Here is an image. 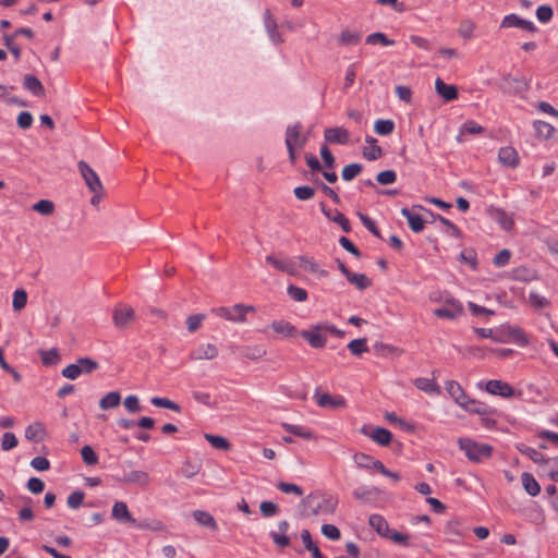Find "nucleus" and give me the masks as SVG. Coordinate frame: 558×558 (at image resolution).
Listing matches in <instances>:
<instances>
[{"mask_svg": "<svg viewBox=\"0 0 558 558\" xmlns=\"http://www.w3.org/2000/svg\"><path fill=\"white\" fill-rule=\"evenodd\" d=\"M150 402L155 407L169 409V410H172L174 412H180V410H181V408H180V405L178 403H175V402H173V401H171L170 399H167V398L153 397L150 399Z\"/></svg>", "mask_w": 558, "mask_h": 558, "instance_id": "54", "label": "nucleus"}, {"mask_svg": "<svg viewBox=\"0 0 558 558\" xmlns=\"http://www.w3.org/2000/svg\"><path fill=\"white\" fill-rule=\"evenodd\" d=\"M99 364L90 357H80L76 363L70 364L61 372L62 376L75 380L82 374H90L98 369Z\"/></svg>", "mask_w": 558, "mask_h": 558, "instance_id": "4", "label": "nucleus"}, {"mask_svg": "<svg viewBox=\"0 0 558 558\" xmlns=\"http://www.w3.org/2000/svg\"><path fill=\"white\" fill-rule=\"evenodd\" d=\"M363 156L367 160H376L383 156V149L377 145H367L363 148Z\"/></svg>", "mask_w": 558, "mask_h": 558, "instance_id": "59", "label": "nucleus"}, {"mask_svg": "<svg viewBox=\"0 0 558 558\" xmlns=\"http://www.w3.org/2000/svg\"><path fill=\"white\" fill-rule=\"evenodd\" d=\"M366 342L365 338L354 339L348 343V349L353 355L360 356L364 352L368 351Z\"/></svg>", "mask_w": 558, "mask_h": 558, "instance_id": "44", "label": "nucleus"}, {"mask_svg": "<svg viewBox=\"0 0 558 558\" xmlns=\"http://www.w3.org/2000/svg\"><path fill=\"white\" fill-rule=\"evenodd\" d=\"M327 323H320L312 326L310 329L303 330L301 337L306 340L312 348L320 349L327 342Z\"/></svg>", "mask_w": 558, "mask_h": 558, "instance_id": "6", "label": "nucleus"}, {"mask_svg": "<svg viewBox=\"0 0 558 558\" xmlns=\"http://www.w3.org/2000/svg\"><path fill=\"white\" fill-rule=\"evenodd\" d=\"M123 405L130 413H138L142 410L140 399L135 395L128 396L123 401Z\"/></svg>", "mask_w": 558, "mask_h": 558, "instance_id": "57", "label": "nucleus"}, {"mask_svg": "<svg viewBox=\"0 0 558 558\" xmlns=\"http://www.w3.org/2000/svg\"><path fill=\"white\" fill-rule=\"evenodd\" d=\"M271 328L277 333L283 335V336H292L295 331V328L288 322L284 320H277L271 324Z\"/></svg>", "mask_w": 558, "mask_h": 558, "instance_id": "53", "label": "nucleus"}, {"mask_svg": "<svg viewBox=\"0 0 558 558\" xmlns=\"http://www.w3.org/2000/svg\"><path fill=\"white\" fill-rule=\"evenodd\" d=\"M252 312H255L254 306L242 303L232 306H221L213 310L215 315L232 323H244L246 320V314Z\"/></svg>", "mask_w": 558, "mask_h": 558, "instance_id": "3", "label": "nucleus"}, {"mask_svg": "<svg viewBox=\"0 0 558 558\" xmlns=\"http://www.w3.org/2000/svg\"><path fill=\"white\" fill-rule=\"evenodd\" d=\"M193 518L199 525L209 530L216 531L218 527L215 518L206 511L196 510L193 512Z\"/></svg>", "mask_w": 558, "mask_h": 558, "instance_id": "29", "label": "nucleus"}, {"mask_svg": "<svg viewBox=\"0 0 558 558\" xmlns=\"http://www.w3.org/2000/svg\"><path fill=\"white\" fill-rule=\"evenodd\" d=\"M205 439L216 449L219 450H229L230 442L222 436L205 434Z\"/></svg>", "mask_w": 558, "mask_h": 558, "instance_id": "48", "label": "nucleus"}, {"mask_svg": "<svg viewBox=\"0 0 558 558\" xmlns=\"http://www.w3.org/2000/svg\"><path fill=\"white\" fill-rule=\"evenodd\" d=\"M362 171V165L360 163H350L345 166L341 171V177L344 181H351L356 175H359Z\"/></svg>", "mask_w": 558, "mask_h": 558, "instance_id": "55", "label": "nucleus"}, {"mask_svg": "<svg viewBox=\"0 0 558 558\" xmlns=\"http://www.w3.org/2000/svg\"><path fill=\"white\" fill-rule=\"evenodd\" d=\"M414 386L428 395H439L440 388L434 379L418 377L413 381Z\"/></svg>", "mask_w": 558, "mask_h": 558, "instance_id": "27", "label": "nucleus"}, {"mask_svg": "<svg viewBox=\"0 0 558 558\" xmlns=\"http://www.w3.org/2000/svg\"><path fill=\"white\" fill-rule=\"evenodd\" d=\"M486 391L490 395L510 398L514 395V389L507 383L492 379L486 383Z\"/></svg>", "mask_w": 558, "mask_h": 558, "instance_id": "14", "label": "nucleus"}, {"mask_svg": "<svg viewBox=\"0 0 558 558\" xmlns=\"http://www.w3.org/2000/svg\"><path fill=\"white\" fill-rule=\"evenodd\" d=\"M287 291L290 298L296 302H304L307 300V292L303 288L291 284L288 287Z\"/></svg>", "mask_w": 558, "mask_h": 558, "instance_id": "62", "label": "nucleus"}, {"mask_svg": "<svg viewBox=\"0 0 558 558\" xmlns=\"http://www.w3.org/2000/svg\"><path fill=\"white\" fill-rule=\"evenodd\" d=\"M282 427H283V429L286 432L291 433V434H293V435H295L298 437H301L303 439H313V438H315L314 434L310 429H307V428H305V427H303L301 425H293V424H289V423H283Z\"/></svg>", "mask_w": 558, "mask_h": 558, "instance_id": "41", "label": "nucleus"}, {"mask_svg": "<svg viewBox=\"0 0 558 558\" xmlns=\"http://www.w3.org/2000/svg\"><path fill=\"white\" fill-rule=\"evenodd\" d=\"M45 428L40 423H34L26 427L25 437L28 440L40 441L44 439Z\"/></svg>", "mask_w": 558, "mask_h": 558, "instance_id": "42", "label": "nucleus"}, {"mask_svg": "<svg viewBox=\"0 0 558 558\" xmlns=\"http://www.w3.org/2000/svg\"><path fill=\"white\" fill-rule=\"evenodd\" d=\"M23 86L35 96H44L45 88L41 82L33 74L24 76Z\"/></svg>", "mask_w": 558, "mask_h": 558, "instance_id": "24", "label": "nucleus"}, {"mask_svg": "<svg viewBox=\"0 0 558 558\" xmlns=\"http://www.w3.org/2000/svg\"><path fill=\"white\" fill-rule=\"evenodd\" d=\"M466 529L463 527L462 522L458 519L449 520L445 526V534L449 537V541L452 543H458V541L464 536Z\"/></svg>", "mask_w": 558, "mask_h": 558, "instance_id": "19", "label": "nucleus"}, {"mask_svg": "<svg viewBox=\"0 0 558 558\" xmlns=\"http://www.w3.org/2000/svg\"><path fill=\"white\" fill-rule=\"evenodd\" d=\"M201 470V463L186 461L181 468V474L186 478H192Z\"/></svg>", "mask_w": 558, "mask_h": 558, "instance_id": "60", "label": "nucleus"}, {"mask_svg": "<svg viewBox=\"0 0 558 558\" xmlns=\"http://www.w3.org/2000/svg\"><path fill=\"white\" fill-rule=\"evenodd\" d=\"M401 215L404 218H407L408 225L413 232L418 233V232L423 231V229L425 227V221L423 220V218L420 215L412 213L408 208H402Z\"/></svg>", "mask_w": 558, "mask_h": 558, "instance_id": "23", "label": "nucleus"}, {"mask_svg": "<svg viewBox=\"0 0 558 558\" xmlns=\"http://www.w3.org/2000/svg\"><path fill=\"white\" fill-rule=\"evenodd\" d=\"M498 161L505 167L514 169L520 163V157L515 148L505 146L498 151Z\"/></svg>", "mask_w": 558, "mask_h": 558, "instance_id": "13", "label": "nucleus"}, {"mask_svg": "<svg viewBox=\"0 0 558 558\" xmlns=\"http://www.w3.org/2000/svg\"><path fill=\"white\" fill-rule=\"evenodd\" d=\"M19 441L13 433L7 432L2 436L1 448L4 451H9L17 446Z\"/></svg>", "mask_w": 558, "mask_h": 558, "instance_id": "64", "label": "nucleus"}, {"mask_svg": "<svg viewBox=\"0 0 558 558\" xmlns=\"http://www.w3.org/2000/svg\"><path fill=\"white\" fill-rule=\"evenodd\" d=\"M324 140L328 144L345 145L350 141V132L342 126L327 128L324 131Z\"/></svg>", "mask_w": 558, "mask_h": 558, "instance_id": "12", "label": "nucleus"}, {"mask_svg": "<svg viewBox=\"0 0 558 558\" xmlns=\"http://www.w3.org/2000/svg\"><path fill=\"white\" fill-rule=\"evenodd\" d=\"M289 527V522L283 520L278 523V531L270 532V537L277 547L286 548L290 545V537L287 535Z\"/></svg>", "mask_w": 558, "mask_h": 558, "instance_id": "17", "label": "nucleus"}, {"mask_svg": "<svg viewBox=\"0 0 558 558\" xmlns=\"http://www.w3.org/2000/svg\"><path fill=\"white\" fill-rule=\"evenodd\" d=\"M78 171L84 179V182L90 192L102 191L104 185L98 174L83 160L77 163Z\"/></svg>", "mask_w": 558, "mask_h": 558, "instance_id": "8", "label": "nucleus"}, {"mask_svg": "<svg viewBox=\"0 0 558 558\" xmlns=\"http://www.w3.org/2000/svg\"><path fill=\"white\" fill-rule=\"evenodd\" d=\"M459 448L473 462H481L490 457L493 448L486 444H478L470 438H460Z\"/></svg>", "mask_w": 558, "mask_h": 558, "instance_id": "2", "label": "nucleus"}, {"mask_svg": "<svg viewBox=\"0 0 558 558\" xmlns=\"http://www.w3.org/2000/svg\"><path fill=\"white\" fill-rule=\"evenodd\" d=\"M483 132H484V128L483 126H481L480 124H477L474 121H466L460 128L459 134L457 136V141L459 143H462V142L465 141L464 136L466 134L475 135V134H481Z\"/></svg>", "mask_w": 558, "mask_h": 558, "instance_id": "31", "label": "nucleus"}, {"mask_svg": "<svg viewBox=\"0 0 558 558\" xmlns=\"http://www.w3.org/2000/svg\"><path fill=\"white\" fill-rule=\"evenodd\" d=\"M369 437L380 446H388L392 439V434L387 428L377 427Z\"/></svg>", "mask_w": 558, "mask_h": 558, "instance_id": "38", "label": "nucleus"}, {"mask_svg": "<svg viewBox=\"0 0 558 558\" xmlns=\"http://www.w3.org/2000/svg\"><path fill=\"white\" fill-rule=\"evenodd\" d=\"M520 451L529 457L535 463H546L548 460L544 458V456L536 449L523 446L520 448Z\"/></svg>", "mask_w": 558, "mask_h": 558, "instance_id": "58", "label": "nucleus"}, {"mask_svg": "<svg viewBox=\"0 0 558 558\" xmlns=\"http://www.w3.org/2000/svg\"><path fill=\"white\" fill-rule=\"evenodd\" d=\"M33 210L43 216H50L54 211V204L49 199H40L33 205Z\"/></svg>", "mask_w": 558, "mask_h": 558, "instance_id": "49", "label": "nucleus"}, {"mask_svg": "<svg viewBox=\"0 0 558 558\" xmlns=\"http://www.w3.org/2000/svg\"><path fill=\"white\" fill-rule=\"evenodd\" d=\"M266 262L272 267H275L277 270H280L288 275L295 274V268L293 267V264L288 259H279L272 255H269L266 257Z\"/></svg>", "mask_w": 558, "mask_h": 558, "instance_id": "28", "label": "nucleus"}, {"mask_svg": "<svg viewBox=\"0 0 558 558\" xmlns=\"http://www.w3.org/2000/svg\"><path fill=\"white\" fill-rule=\"evenodd\" d=\"M134 310L126 304H119L113 308L112 322L118 329L128 328L135 320Z\"/></svg>", "mask_w": 558, "mask_h": 558, "instance_id": "7", "label": "nucleus"}, {"mask_svg": "<svg viewBox=\"0 0 558 558\" xmlns=\"http://www.w3.org/2000/svg\"><path fill=\"white\" fill-rule=\"evenodd\" d=\"M301 538L305 548L311 551L313 558H326L322 555L317 545L312 541V536L308 530H302Z\"/></svg>", "mask_w": 558, "mask_h": 558, "instance_id": "40", "label": "nucleus"}, {"mask_svg": "<svg viewBox=\"0 0 558 558\" xmlns=\"http://www.w3.org/2000/svg\"><path fill=\"white\" fill-rule=\"evenodd\" d=\"M489 215L505 231L512 230L514 221L511 214L501 208H492L489 209Z\"/></svg>", "mask_w": 558, "mask_h": 558, "instance_id": "18", "label": "nucleus"}, {"mask_svg": "<svg viewBox=\"0 0 558 558\" xmlns=\"http://www.w3.org/2000/svg\"><path fill=\"white\" fill-rule=\"evenodd\" d=\"M267 350L263 344L246 345L241 348V356L256 361L266 356Z\"/></svg>", "mask_w": 558, "mask_h": 558, "instance_id": "25", "label": "nucleus"}, {"mask_svg": "<svg viewBox=\"0 0 558 558\" xmlns=\"http://www.w3.org/2000/svg\"><path fill=\"white\" fill-rule=\"evenodd\" d=\"M112 518L124 523H135V519L131 515L128 506L123 501H117L112 506Z\"/></svg>", "mask_w": 558, "mask_h": 558, "instance_id": "22", "label": "nucleus"}, {"mask_svg": "<svg viewBox=\"0 0 558 558\" xmlns=\"http://www.w3.org/2000/svg\"><path fill=\"white\" fill-rule=\"evenodd\" d=\"M365 41L368 45L380 44L383 46H392L395 44L392 39H389L384 33L380 32L369 34L366 37Z\"/></svg>", "mask_w": 558, "mask_h": 558, "instance_id": "50", "label": "nucleus"}, {"mask_svg": "<svg viewBox=\"0 0 558 558\" xmlns=\"http://www.w3.org/2000/svg\"><path fill=\"white\" fill-rule=\"evenodd\" d=\"M337 506L338 499L336 497L319 494H311L301 501L304 517L330 515L336 511Z\"/></svg>", "mask_w": 558, "mask_h": 558, "instance_id": "1", "label": "nucleus"}, {"mask_svg": "<svg viewBox=\"0 0 558 558\" xmlns=\"http://www.w3.org/2000/svg\"><path fill=\"white\" fill-rule=\"evenodd\" d=\"M314 398L318 407L330 410H338L345 407L347 402L342 396H332L330 393L315 392Z\"/></svg>", "mask_w": 558, "mask_h": 558, "instance_id": "10", "label": "nucleus"}, {"mask_svg": "<svg viewBox=\"0 0 558 558\" xmlns=\"http://www.w3.org/2000/svg\"><path fill=\"white\" fill-rule=\"evenodd\" d=\"M369 525L383 537L389 533V524L386 519L379 514H372L368 519Z\"/></svg>", "mask_w": 558, "mask_h": 558, "instance_id": "32", "label": "nucleus"}, {"mask_svg": "<svg viewBox=\"0 0 558 558\" xmlns=\"http://www.w3.org/2000/svg\"><path fill=\"white\" fill-rule=\"evenodd\" d=\"M81 456L83 461L87 465H95L98 462L97 454L95 453L94 449L88 445L82 448Z\"/></svg>", "mask_w": 558, "mask_h": 558, "instance_id": "61", "label": "nucleus"}, {"mask_svg": "<svg viewBox=\"0 0 558 558\" xmlns=\"http://www.w3.org/2000/svg\"><path fill=\"white\" fill-rule=\"evenodd\" d=\"M522 485L525 492L531 496H537L541 492V486L534 476L527 472H524L521 476Z\"/></svg>", "mask_w": 558, "mask_h": 558, "instance_id": "35", "label": "nucleus"}, {"mask_svg": "<svg viewBox=\"0 0 558 558\" xmlns=\"http://www.w3.org/2000/svg\"><path fill=\"white\" fill-rule=\"evenodd\" d=\"M501 27H519L527 32H535L536 27L533 22L523 20L515 14H510L504 17Z\"/></svg>", "mask_w": 558, "mask_h": 558, "instance_id": "20", "label": "nucleus"}, {"mask_svg": "<svg viewBox=\"0 0 558 558\" xmlns=\"http://www.w3.org/2000/svg\"><path fill=\"white\" fill-rule=\"evenodd\" d=\"M458 259L461 263H465V264L470 265L473 270L477 269V255L474 250H472V248L463 250L460 253Z\"/></svg>", "mask_w": 558, "mask_h": 558, "instance_id": "47", "label": "nucleus"}, {"mask_svg": "<svg viewBox=\"0 0 558 558\" xmlns=\"http://www.w3.org/2000/svg\"><path fill=\"white\" fill-rule=\"evenodd\" d=\"M39 355L44 365H54L59 362V351L53 348L49 350H40Z\"/></svg>", "mask_w": 558, "mask_h": 558, "instance_id": "46", "label": "nucleus"}, {"mask_svg": "<svg viewBox=\"0 0 558 558\" xmlns=\"http://www.w3.org/2000/svg\"><path fill=\"white\" fill-rule=\"evenodd\" d=\"M121 402V395L118 391H110L99 400V408L101 410H111L117 408Z\"/></svg>", "mask_w": 558, "mask_h": 558, "instance_id": "34", "label": "nucleus"}, {"mask_svg": "<svg viewBox=\"0 0 558 558\" xmlns=\"http://www.w3.org/2000/svg\"><path fill=\"white\" fill-rule=\"evenodd\" d=\"M446 304H447L446 307L435 308L433 312L434 315L439 318H447V319L454 320L463 314V307H462L461 303H459L457 300H454V299L447 300Z\"/></svg>", "mask_w": 558, "mask_h": 558, "instance_id": "11", "label": "nucleus"}, {"mask_svg": "<svg viewBox=\"0 0 558 558\" xmlns=\"http://www.w3.org/2000/svg\"><path fill=\"white\" fill-rule=\"evenodd\" d=\"M320 210L330 221L339 225L343 232L349 233L351 231V223L341 211L327 209L324 203H320Z\"/></svg>", "mask_w": 558, "mask_h": 558, "instance_id": "15", "label": "nucleus"}, {"mask_svg": "<svg viewBox=\"0 0 558 558\" xmlns=\"http://www.w3.org/2000/svg\"><path fill=\"white\" fill-rule=\"evenodd\" d=\"M26 303H27L26 291L23 289L15 290L13 293V301H12L13 310L19 312L26 306Z\"/></svg>", "mask_w": 558, "mask_h": 558, "instance_id": "52", "label": "nucleus"}, {"mask_svg": "<svg viewBox=\"0 0 558 558\" xmlns=\"http://www.w3.org/2000/svg\"><path fill=\"white\" fill-rule=\"evenodd\" d=\"M302 124L300 122L289 125L286 130V146L303 148L307 143L308 136L302 133Z\"/></svg>", "mask_w": 558, "mask_h": 558, "instance_id": "9", "label": "nucleus"}, {"mask_svg": "<svg viewBox=\"0 0 558 558\" xmlns=\"http://www.w3.org/2000/svg\"><path fill=\"white\" fill-rule=\"evenodd\" d=\"M123 481L125 483L136 484V485L145 487L150 483V477H149L148 473H146L144 471L136 470V471H132L129 474H126L124 476Z\"/></svg>", "mask_w": 558, "mask_h": 558, "instance_id": "33", "label": "nucleus"}, {"mask_svg": "<svg viewBox=\"0 0 558 558\" xmlns=\"http://www.w3.org/2000/svg\"><path fill=\"white\" fill-rule=\"evenodd\" d=\"M293 194L300 201H308L312 199L315 195V190L308 185L296 186L293 190Z\"/></svg>", "mask_w": 558, "mask_h": 558, "instance_id": "56", "label": "nucleus"}, {"mask_svg": "<svg viewBox=\"0 0 558 558\" xmlns=\"http://www.w3.org/2000/svg\"><path fill=\"white\" fill-rule=\"evenodd\" d=\"M374 130L379 135H389L395 130V122L392 120H377Z\"/></svg>", "mask_w": 558, "mask_h": 558, "instance_id": "51", "label": "nucleus"}, {"mask_svg": "<svg viewBox=\"0 0 558 558\" xmlns=\"http://www.w3.org/2000/svg\"><path fill=\"white\" fill-rule=\"evenodd\" d=\"M376 489L367 486H360L353 492V496L356 500L362 502H369L373 499Z\"/></svg>", "mask_w": 558, "mask_h": 558, "instance_id": "45", "label": "nucleus"}, {"mask_svg": "<svg viewBox=\"0 0 558 558\" xmlns=\"http://www.w3.org/2000/svg\"><path fill=\"white\" fill-rule=\"evenodd\" d=\"M476 24L470 19L462 20L458 27V34L461 38L470 40L474 37Z\"/></svg>", "mask_w": 558, "mask_h": 558, "instance_id": "37", "label": "nucleus"}, {"mask_svg": "<svg viewBox=\"0 0 558 558\" xmlns=\"http://www.w3.org/2000/svg\"><path fill=\"white\" fill-rule=\"evenodd\" d=\"M218 348L211 343H202L190 354L191 360H214L218 356Z\"/></svg>", "mask_w": 558, "mask_h": 558, "instance_id": "16", "label": "nucleus"}, {"mask_svg": "<svg viewBox=\"0 0 558 558\" xmlns=\"http://www.w3.org/2000/svg\"><path fill=\"white\" fill-rule=\"evenodd\" d=\"M347 280L361 291L366 290L372 286V280L364 274H355L351 271L349 277H347Z\"/></svg>", "mask_w": 558, "mask_h": 558, "instance_id": "39", "label": "nucleus"}, {"mask_svg": "<svg viewBox=\"0 0 558 558\" xmlns=\"http://www.w3.org/2000/svg\"><path fill=\"white\" fill-rule=\"evenodd\" d=\"M446 390L461 408L471 412H481L478 408L474 407L476 402L466 396L459 383L454 380L447 381Z\"/></svg>", "mask_w": 558, "mask_h": 558, "instance_id": "5", "label": "nucleus"}, {"mask_svg": "<svg viewBox=\"0 0 558 558\" xmlns=\"http://www.w3.org/2000/svg\"><path fill=\"white\" fill-rule=\"evenodd\" d=\"M533 126L536 136L542 140H548L555 133V128L545 121L537 120L534 122Z\"/></svg>", "mask_w": 558, "mask_h": 558, "instance_id": "36", "label": "nucleus"}, {"mask_svg": "<svg viewBox=\"0 0 558 558\" xmlns=\"http://www.w3.org/2000/svg\"><path fill=\"white\" fill-rule=\"evenodd\" d=\"M299 260H300V267H302L303 269H305L312 274H316L319 277L328 276V271L325 269H322L319 267V265L313 258L307 257V256H300Z\"/></svg>", "mask_w": 558, "mask_h": 558, "instance_id": "30", "label": "nucleus"}, {"mask_svg": "<svg viewBox=\"0 0 558 558\" xmlns=\"http://www.w3.org/2000/svg\"><path fill=\"white\" fill-rule=\"evenodd\" d=\"M339 44L343 46H354L361 40V33L351 32L349 29L342 31L339 35Z\"/></svg>", "mask_w": 558, "mask_h": 558, "instance_id": "43", "label": "nucleus"}, {"mask_svg": "<svg viewBox=\"0 0 558 558\" xmlns=\"http://www.w3.org/2000/svg\"><path fill=\"white\" fill-rule=\"evenodd\" d=\"M436 93L446 101H451L458 98V90L454 85L446 84L441 78L437 77L435 81Z\"/></svg>", "mask_w": 558, "mask_h": 558, "instance_id": "21", "label": "nucleus"}, {"mask_svg": "<svg viewBox=\"0 0 558 558\" xmlns=\"http://www.w3.org/2000/svg\"><path fill=\"white\" fill-rule=\"evenodd\" d=\"M376 180L381 185H389L396 182L397 174L393 170H385L377 174Z\"/></svg>", "mask_w": 558, "mask_h": 558, "instance_id": "63", "label": "nucleus"}, {"mask_svg": "<svg viewBox=\"0 0 558 558\" xmlns=\"http://www.w3.org/2000/svg\"><path fill=\"white\" fill-rule=\"evenodd\" d=\"M353 461L359 468L378 470L381 462L373 457L359 452L353 456Z\"/></svg>", "mask_w": 558, "mask_h": 558, "instance_id": "26", "label": "nucleus"}]
</instances>
